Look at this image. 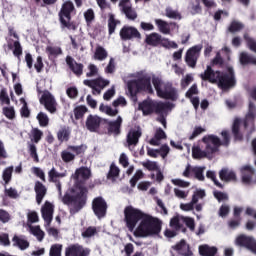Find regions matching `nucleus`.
<instances>
[{
	"mask_svg": "<svg viewBox=\"0 0 256 256\" xmlns=\"http://www.w3.org/2000/svg\"><path fill=\"white\" fill-rule=\"evenodd\" d=\"M163 222L150 214H144V218L139 223L138 227L134 231L135 237H155L161 233Z\"/></svg>",
	"mask_w": 256,
	"mask_h": 256,
	"instance_id": "nucleus-1",
	"label": "nucleus"
},
{
	"mask_svg": "<svg viewBox=\"0 0 256 256\" xmlns=\"http://www.w3.org/2000/svg\"><path fill=\"white\" fill-rule=\"evenodd\" d=\"M221 65H223V57H221L220 52H217L210 65L206 67L204 73L200 74V78L202 81H209L212 84L218 83V87L222 91H225V73L213 70V67H221Z\"/></svg>",
	"mask_w": 256,
	"mask_h": 256,
	"instance_id": "nucleus-2",
	"label": "nucleus"
},
{
	"mask_svg": "<svg viewBox=\"0 0 256 256\" xmlns=\"http://www.w3.org/2000/svg\"><path fill=\"white\" fill-rule=\"evenodd\" d=\"M79 192H77L74 195H70L66 193L63 198L62 202L64 205H71L73 203V208L70 209L71 215H75V213H79L85 205H87V195L89 193V190L85 186H79L78 187Z\"/></svg>",
	"mask_w": 256,
	"mask_h": 256,
	"instance_id": "nucleus-3",
	"label": "nucleus"
},
{
	"mask_svg": "<svg viewBox=\"0 0 256 256\" xmlns=\"http://www.w3.org/2000/svg\"><path fill=\"white\" fill-rule=\"evenodd\" d=\"M152 84L160 99H167L169 101H177L179 99V92L177 88L173 87V83L165 82L163 79L154 76L152 78Z\"/></svg>",
	"mask_w": 256,
	"mask_h": 256,
	"instance_id": "nucleus-4",
	"label": "nucleus"
},
{
	"mask_svg": "<svg viewBox=\"0 0 256 256\" xmlns=\"http://www.w3.org/2000/svg\"><path fill=\"white\" fill-rule=\"evenodd\" d=\"M127 89L130 97H137L138 93H148L153 95V86L151 85V76L144 75L136 80H129L127 82Z\"/></svg>",
	"mask_w": 256,
	"mask_h": 256,
	"instance_id": "nucleus-5",
	"label": "nucleus"
},
{
	"mask_svg": "<svg viewBox=\"0 0 256 256\" xmlns=\"http://www.w3.org/2000/svg\"><path fill=\"white\" fill-rule=\"evenodd\" d=\"M77 9H75V4L71 0H66L62 3L61 8L58 12V21L60 23L61 29H75V24H73V15H76Z\"/></svg>",
	"mask_w": 256,
	"mask_h": 256,
	"instance_id": "nucleus-6",
	"label": "nucleus"
},
{
	"mask_svg": "<svg viewBox=\"0 0 256 256\" xmlns=\"http://www.w3.org/2000/svg\"><path fill=\"white\" fill-rule=\"evenodd\" d=\"M173 107V104L169 102H155L151 99L143 100L138 104L139 111H142L143 115H153V113H163V111H169Z\"/></svg>",
	"mask_w": 256,
	"mask_h": 256,
	"instance_id": "nucleus-7",
	"label": "nucleus"
},
{
	"mask_svg": "<svg viewBox=\"0 0 256 256\" xmlns=\"http://www.w3.org/2000/svg\"><path fill=\"white\" fill-rule=\"evenodd\" d=\"M145 214L141 209L135 208L132 205L126 206L124 208V223L128 231H135L139 221L140 223L143 221Z\"/></svg>",
	"mask_w": 256,
	"mask_h": 256,
	"instance_id": "nucleus-8",
	"label": "nucleus"
},
{
	"mask_svg": "<svg viewBox=\"0 0 256 256\" xmlns=\"http://www.w3.org/2000/svg\"><path fill=\"white\" fill-rule=\"evenodd\" d=\"M202 143H204L205 149L212 157L219 151V147L222 145L221 138L213 134L204 136Z\"/></svg>",
	"mask_w": 256,
	"mask_h": 256,
	"instance_id": "nucleus-9",
	"label": "nucleus"
},
{
	"mask_svg": "<svg viewBox=\"0 0 256 256\" xmlns=\"http://www.w3.org/2000/svg\"><path fill=\"white\" fill-rule=\"evenodd\" d=\"M107 201L102 196H98L92 200V211L97 219H103L107 215Z\"/></svg>",
	"mask_w": 256,
	"mask_h": 256,
	"instance_id": "nucleus-10",
	"label": "nucleus"
},
{
	"mask_svg": "<svg viewBox=\"0 0 256 256\" xmlns=\"http://www.w3.org/2000/svg\"><path fill=\"white\" fill-rule=\"evenodd\" d=\"M203 49V45H195L187 50L185 56V62L187 63L188 67L195 69L197 67V61L201 55V50Z\"/></svg>",
	"mask_w": 256,
	"mask_h": 256,
	"instance_id": "nucleus-11",
	"label": "nucleus"
},
{
	"mask_svg": "<svg viewBox=\"0 0 256 256\" xmlns=\"http://www.w3.org/2000/svg\"><path fill=\"white\" fill-rule=\"evenodd\" d=\"M84 85L92 89L93 95H101V90L109 85V80L98 77L93 80H84Z\"/></svg>",
	"mask_w": 256,
	"mask_h": 256,
	"instance_id": "nucleus-12",
	"label": "nucleus"
},
{
	"mask_svg": "<svg viewBox=\"0 0 256 256\" xmlns=\"http://www.w3.org/2000/svg\"><path fill=\"white\" fill-rule=\"evenodd\" d=\"M39 101L41 105H44L46 111H49V113H57V101L51 92L45 91Z\"/></svg>",
	"mask_w": 256,
	"mask_h": 256,
	"instance_id": "nucleus-13",
	"label": "nucleus"
},
{
	"mask_svg": "<svg viewBox=\"0 0 256 256\" xmlns=\"http://www.w3.org/2000/svg\"><path fill=\"white\" fill-rule=\"evenodd\" d=\"M122 41H131L132 39H141V33L133 26H123L120 30Z\"/></svg>",
	"mask_w": 256,
	"mask_h": 256,
	"instance_id": "nucleus-14",
	"label": "nucleus"
},
{
	"mask_svg": "<svg viewBox=\"0 0 256 256\" xmlns=\"http://www.w3.org/2000/svg\"><path fill=\"white\" fill-rule=\"evenodd\" d=\"M101 117L93 114H89L86 118L85 127L90 133H98L101 129Z\"/></svg>",
	"mask_w": 256,
	"mask_h": 256,
	"instance_id": "nucleus-15",
	"label": "nucleus"
},
{
	"mask_svg": "<svg viewBox=\"0 0 256 256\" xmlns=\"http://www.w3.org/2000/svg\"><path fill=\"white\" fill-rule=\"evenodd\" d=\"M63 177H67V174L65 172H63V173L58 172L55 167H53L51 170L48 171V181H49V183H54L59 195H61V193H62L60 179H63Z\"/></svg>",
	"mask_w": 256,
	"mask_h": 256,
	"instance_id": "nucleus-16",
	"label": "nucleus"
},
{
	"mask_svg": "<svg viewBox=\"0 0 256 256\" xmlns=\"http://www.w3.org/2000/svg\"><path fill=\"white\" fill-rule=\"evenodd\" d=\"M91 250L79 244H72L65 249V256H89Z\"/></svg>",
	"mask_w": 256,
	"mask_h": 256,
	"instance_id": "nucleus-17",
	"label": "nucleus"
},
{
	"mask_svg": "<svg viewBox=\"0 0 256 256\" xmlns=\"http://www.w3.org/2000/svg\"><path fill=\"white\" fill-rule=\"evenodd\" d=\"M119 7H121L122 13H124L125 17L129 19V21H135L137 19V11L133 9V6L129 3V0H121L119 2Z\"/></svg>",
	"mask_w": 256,
	"mask_h": 256,
	"instance_id": "nucleus-18",
	"label": "nucleus"
},
{
	"mask_svg": "<svg viewBox=\"0 0 256 256\" xmlns=\"http://www.w3.org/2000/svg\"><path fill=\"white\" fill-rule=\"evenodd\" d=\"M236 245H240V247H246L252 253L256 255V241L252 237H248L245 235H240L236 238Z\"/></svg>",
	"mask_w": 256,
	"mask_h": 256,
	"instance_id": "nucleus-19",
	"label": "nucleus"
},
{
	"mask_svg": "<svg viewBox=\"0 0 256 256\" xmlns=\"http://www.w3.org/2000/svg\"><path fill=\"white\" fill-rule=\"evenodd\" d=\"M66 65L72 71L76 77H81L83 75V69H85V65L83 63H78L75 61V58L72 56H66Z\"/></svg>",
	"mask_w": 256,
	"mask_h": 256,
	"instance_id": "nucleus-20",
	"label": "nucleus"
},
{
	"mask_svg": "<svg viewBox=\"0 0 256 256\" xmlns=\"http://www.w3.org/2000/svg\"><path fill=\"white\" fill-rule=\"evenodd\" d=\"M237 85V79L235 78V71L233 70V66L226 65L225 70V90L233 89Z\"/></svg>",
	"mask_w": 256,
	"mask_h": 256,
	"instance_id": "nucleus-21",
	"label": "nucleus"
},
{
	"mask_svg": "<svg viewBox=\"0 0 256 256\" xmlns=\"http://www.w3.org/2000/svg\"><path fill=\"white\" fill-rule=\"evenodd\" d=\"M143 132L141 129H131L126 136V143L128 147H137L139 139H141Z\"/></svg>",
	"mask_w": 256,
	"mask_h": 256,
	"instance_id": "nucleus-22",
	"label": "nucleus"
},
{
	"mask_svg": "<svg viewBox=\"0 0 256 256\" xmlns=\"http://www.w3.org/2000/svg\"><path fill=\"white\" fill-rule=\"evenodd\" d=\"M42 211V217L48 225L51 224V221H53V213L55 211V207L51 202L46 201L41 209Z\"/></svg>",
	"mask_w": 256,
	"mask_h": 256,
	"instance_id": "nucleus-23",
	"label": "nucleus"
},
{
	"mask_svg": "<svg viewBox=\"0 0 256 256\" xmlns=\"http://www.w3.org/2000/svg\"><path fill=\"white\" fill-rule=\"evenodd\" d=\"M122 123H123V118H121V116H118L115 121L107 122L108 135H114L115 137H117V135H121V124Z\"/></svg>",
	"mask_w": 256,
	"mask_h": 256,
	"instance_id": "nucleus-24",
	"label": "nucleus"
},
{
	"mask_svg": "<svg viewBox=\"0 0 256 256\" xmlns=\"http://www.w3.org/2000/svg\"><path fill=\"white\" fill-rule=\"evenodd\" d=\"M34 191L36 193V202L38 205H41L43 199H45V195H47V186L41 183V181H36Z\"/></svg>",
	"mask_w": 256,
	"mask_h": 256,
	"instance_id": "nucleus-25",
	"label": "nucleus"
},
{
	"mask_svg": "<svg viewBox=\"0 0 256 256\" xmlns=\"http://www.w3.org/2000/svg\"><path fill=\"white\" fill-rule=\"evenodd\" d=\"M256 117V108H255V105H253V103H250L249 104V111L246 115V118L244 120V124H243V127L244 129H247L248 127H250L251 130L254 129V124H253V121Z\"/></svg>",
	"mask_w": 256,
	"mask_h": 256,
	"instance_id": "nucleus-26",
	"label": "nucleus"
},
{
	"mask_svg": "<svg viewBox=\"0 0 256 256\" xmlns=\"http://www.w3.org/2000/svg\"><path fill=\"white\" fill-rule=\"evenodd\" d=\"M172 249L174 251H177L179 255L182 256H192L193 252H191V248L189 247V244H187V241L181 240L176 245L172 246Z\"/></svg>",
	"mask_w": 256,
	"mask_h": 256,
	"instance_id": "nucleus-27",
	"label": "nucleus"
},
{
	"mask_svg": "<svg viewBox=\"0 0 256 256\" xmlns=\"http://www.w3.org/2000/svg\"><path fill=\"white\" fill-rule=\"evenodd\" d=\"M192 157L193 159H213V156L207 151V148L202 150L200 146L192 147Z\"/></svg>",
	"mask_w": 256,
	"mask_h": 256,
	"instance_id": "nucleus-28",
	"label": "nucleus"
},
{
	"mask_svg": "<svg viewBox=\"0 0 256 256\" xmlns=\"http://www.w3.org/2000/svg\"><path fill=\"white\" fill-rule=\"evenodd\" d=\"M155 24L157 25L160 33H163V35H169V33H171V28L169 27V25H173L174 27H177V23L175 22L168 23L167 21L162 19H156Z\"/></svg>",
	"mask_w": 256,
	"mask_h": 256,
	"instance_id": "nucleus-29",
	"label": "nucleus"
},
{
	"mask_svg": "<svg viewBox=\"0 0 256 256\" xmlns=\"http://www.w3.org/2000/svg\"><path fill=\"white\" fill-rule=\"evenodd\" d=\"M199 255L201 256H216L217 247L209 246L208 244H202L198 247Z\"/></svg>",
	"mask_w": 256,
	"mask_h": 256,
	"instance_id": "nucleus-30",
	"label": "nucleus"
},
{
	"mask_svg": "<svg viewBox=\"0 0 256 256\" xmlns=\"http://www.w3.org/2000/svg\"><path fill=\"white\" fill-rule=\"evenodd\" d=\"M163 139H167V134L161 128H158L154 137L149 141V143L154 147H159V145H161L160 141Z\"/></svg>",
	"mask_w": 256,
	"mask_h": 256,
	"instance_id": "nucleus-31",
	"label": "nucleus"
},
{
	"mask_svg": "<svg viewBox=\"0 0 256 256\" xmlns=\"http://www.w3.org/2000/svg\"><path fill=\"white\" fill-rule=\"evenodd\" d=\"M161 41V35L157 32H153L146 36L145 44L150 45V47H159Z\"/></svg>",
	"mask_w": 256,
	"mask_h": 256,
	"instance_id": "nucleus-32",
	"label": "nucleus"
},
{
	"mask_svg": "<svg viewBox=\"0 0 256 256\" xmlns=\"http://www.w3.org/2000/svg\"><path fill=\"white\" fill-rule=\"evenodd\" d=\"M89 177H91V170H89L87 167L78 168L74 174V179H76V181H79V179L87 181Z\"/></svg>",
	"mask_w": 256,
	"mask_h": 256,
	"instance_id": "nucleus-33",
	"label": "nucleus"
},
{
	"mask_svg": "<svg viewBox=\"0 0 256 256\" xmlns=\"http://www.w3.org/2000/svg\"><path fill=\"white\" fill-rule=\"evenodd\" d=\"M121 25V20L115 19V14H108V33L113 35L117 26Z\"/></svg>",
	"mask_w": 256,
	"mask_h": 256,
	"instance_id": "nucleus-34",
	"label": "nucleus"
},
{
	"mask_svg": "<svg viewBox=\"0 0 256 256\" xmlns=\"http://www.w3.org/2000/svg\"><path fill=\"white\" fill-rule=\"evenodd\" d=\"M13 247H19L21 251H25V249H28L29 247V241L20 238L17 235H14L12 238Z\"/></svg>",
	"mask_w": 256,
	"mask_h": 256,
	"instance_id": "nucleus-35",
	"label": "nucleus"
},
{
	"mask_svg": "<svg viewBox=\"0 0 256 256\" xmlns=\"http://www.w3.org/2000/svg\"><path fill=\"white\" fill-rule=\"evenodd\" d=\"M8 48L13 49L14 57H17V59H21V55H23V47L21 46V42H19V40L14 41L13 44H8Z\"/></svg>",
	"mask_w": 256,
	"mask_h": 256,
	"instance_id": "nucleus-36",
	"label": "nucleus"
},
{
	"mask_svg": "<svg viewBox=\"0 0 256 256\" xmlns=\"http://www.w3.org/2000/svg\"><path fill=\"white\" fill-rule=\"evenodd\" d=\"M89 109L85 105H80L74 108L73 113L76 121H79V119H83L85 117V113H87Z\"/></svg>",
	"mask_w": 256,
	"mask_h": 256,
	"instance_id": "nucleus-37",
	"label": "nucleus"
},
{
	"mask_svg": "<svg viewBox=\"0 0 256 256\" xmlns=\"http://www.w3.org/2000/svg\"><path fill=\"white\" fill-rule=\"evenodd\" d=\"M240 63L242 65H249V63L251 65H256V58L254 56H251L245 52H242L240 54Z\"/></svg>",
	"mask_w": 256,
	"mask_h": 256,
	"instance_id": "nucleus-38",
	"label": "nucleus"
},
{
	"mask_svg": "<svg viewBox=\"0 0 256 256\" xmlns=\"http://www.w3.org/2000/svg\"><path fill=\"white\" fill-rule=\"evenodd\" d=\"M239 129H241V119L236 118L233 122L232 131L235 135V139L241 140L243 139V135Z\"/></svg>",
	"mask_w": 256,
	"mask_h": 256,
	"instance_id": "nucleus-39",
	"label": "nucleus"
},
{
	"mask_svg": "<svg viewBox=\"0 0 256 256\" xmlns=\"http://www.w3.org/2000/svg\"><path fill=\"white\" fill-rule=\"evenodd\" d=\"M107 55V50H105L103 46H98L94 53V59H97V61H105Z\"/></svg>",
	"mask_w": 256,
	"mask_h": 256,
	"instance_id": "nucleus-40",
	"label": "nucleus"
},
{
	"mask_svg": "<svg viewBox=\"0 0 256 256\" xmlns=\"http://www.w3.org/2000/svg\"><path fill=\"white\" fill-rule=\"evenodd\" d=\"M68 151H72L76 155H85V152L87 151V145L82 144L79 146H68Z\"/></svg>",
	"mask_w": 256,
	"mask_h": 256,
	"instance_id": "nucleus-41",
	"label": "nucleus"
},
{
	"mask_svg": "<svg viewBox=\"0 0 256 256\" xmlns=\"http://www.w3.org/2000/svg\"><path fill=\"white\" fill-rule=\"evenodd\" d=\"M36 119L39 122L40 127H47L49 125V116H47L45 112L38 113Z\"/></svg>",
	"mask_w": 256,
	"mask_h": 256,
	"instance_id": "nucleus-42",
	"label": "nucleus"
},
{
	"mask_svg": "<svg viewBox=\"0 0 256 256\" xmlns=\"http://www.w3.org/2000/svg\"><path fill=\"white\" fill-rule=\"evenodd\" d=\"M165 15L168 17V19H178V21H181V19H183L179 11L172 10L170 7L165 9Z\"/></svg>",
	"mask_w": 256,
	"mask_h": 256,
	"instance_id": "nucleus-43",
	"label": "nucleus"
},
{
	"mask_svg": "<svg viewBox=\"0 0 256 256\" xmlns=\"http://www.w3.org/2000/svg\"><path fill=\"white\" fill-rule=\"evenodd\" d=\"M46 52L48 53L50 58L59 57V55H63V50H61V47L48 46L46 48Z\"/></svg>",
	"mask_w": 256,
	"mask_h": 256,
	"instance_id": "nucleus-44",
	"label": "nucleus"
},
{
	"mask_svg": "<svg viewBox=\"0 0 256 256\" xmlns=\"http://www.w3.org/2000/svg\"><path fill=\"white\" fill-rule=\"evenodd\" d=\"M69 135H71V132L67 128H62L58 131L57 137L58 141L63 143V141H69Z\"/></svg>",
	"mask_w": 256,
	"mask_h": 256,
	"instance_id": "nucleus-45",
	"label": "nucleus"
},
{
	"mask_svg": "<svg viewBox=\"0 0 256 256\" xmlns=\"http://www.w3.org/2000/svg\"><path fill=\"white\" fill-rule=\"evenodd\" d=\"M119 173H121V170H119V167H117L114 163H112L110 165V169L107 174V179H115L119 177Z\"/></svg>",
	"mask_w": 256,
	"mask_h": 256,
	"instance_id": "nucleus-46",
	"label": "nucleus"
},
{
	"mask_svg": "<svg viewBox=\"0 0 256 256\" xmlns=\"http://www.w3.org/2000/svg\"><path fill=\"white\" fill-rule=\"evenodd\" d=\"M11 177H13V166H10L3 171L2 179L5 185H8V183L11 182Z\"/></svg>",
	"mask_w": 256,
	"mask_h": 256,
	"instance_id": "nucleus-47",
	"label": "nucleus"
},
{
	"mask_svg": "<svg viewBox=\"0 0 256 256\" xmlns=\"http://www.w3.org/2000/svg\"><path fill=\"white\" fill-rule=\"evenodd\" d=\"M31 233L34 237H37L38 241H43L45 239V232L41 230L40 226L31 227Z\"/></svg>",
	"mask_w": 256,
	"mask_h": 256,
	"instance_id": "nucleus-48",
	"label": "nucleus"
},
{
	"mask_svg": "<svg viewBox=\"0 0 256 256\" xmlns=\"http://www.w3.org/2000/svg\"><path fill=\"white\" fill-rule=\"evenodd\" d=\"M2 113L10 121H13V119H15V108L13 106L4 107L2 109Z\"/></svg>",
	"mask_w": 256,
	"mask_h": 256,
	"instance_id": "nucleus-49",
	"label": "nucleus"
},
{
	"mask_svg": "<svg viewBox=\"0 0 256 256\" xmlns=\"http://www.w3.org/2000/svg\"><path fill=\"white\" fill-rule=\"evenodd\" d=\"M61 159L64 163H71V161H75V154L64 150L61 152Z\"/></svg>",
	"mask_w": 256,
	"mask_h": 256,
	"instance_id": "nucleus-50",
	"label": "nucleus"
},
{
	"mask_svg": "<svg viewBox=\"0 0 256 256\" xmlns=\"http://www.w3.org/2000/svg\"><path fill=\"white\" fill-rule=\"evenodd\" d=\"M84 18L87 25H90V23H93V21H95V11H93V8H89L87 11L84 12Z\"/></svg>",
	"mask_w": 256,
	"mask_h": 256,
	"instance_id": "nucleus-51",
	"label": "nucleus"
},
{
	"mask_svg": "<svg viewBox=\"0 0 256 256\" xmlns=\"http://www.w3.org/2000/svg\"><path fill=\"white\" fill-rule=\"evenodd\" d=\"M170 227H173V229H176V231H181V229H183V224H181L179 216H174L171 218Z\"/></svg>",
	"mask_w": 256,
	"mask_h": 256,
	"instance_id": "nucleus-52",
	"label": "nucleus"
},
{
	"mask_svg": "<svg viewBox=\"0 0 256 256\" xmlns=\"http://www.w3.org/2000/svg\"><path fill=\"white\" fill-rule=\"evenodd\" d=\"M204 171L205 167H195L192 169V172L198 181H205V176L203 175Z\"/></svg>",
	"mask_w": 256,
	"mask_h": 256,
	"instance_id": "nucleus-53",
	"label": "nucleus"
},
{
	"mask_svg": "<svg viewBox=\"0 0 256 256\" xmlns=\"http://www.w3.org/2000/svg\"><path fill=\"white\" fill-rule=\"evenodd\" d=\"M144 175L143 170H137L134 176L130 179L131 187H135L137 185V181H139V179H143Z\"/></svg>",
	"mask_w": 256,
	"mask_h": 256,
	"instance_id": "nucleus-54",
	"label": "nucleus"
},
{
	"mask_svg": "<svg viewBox=\"0 0 256 256\" xmlns=\"http://www.w3.org/2000/svg\"><path fill=\"white\" fill-rule=\"evenodd\" d=\"M97 235V228L95 226H89L84 232H82V237L84 239H89V237H93Z\"/></svg>",
	"mask_w": 256,
	"mask_h": 256,
	"instance_id": "nucleus-55",
	"label": "nucleus"
},
{
	"mask_svg": "<svg viewBox=\"0 0 256 256\" xmlns=\"http://www.w3.org/2000/svg\"><path fill=\"white\" fill-rule=\"evenodd\" d=\"M29 155L35 163H39V154H37V146L35 144L29 145Z\"/></svg>",
	"mask_w": 256,
	"mask_h": 256,
	"instance_id": "nucleus-56",
	"label": "nucleus"
},
{
	"mask_svg": "<svg viewBox=\"0 0 256 256\" xmlns=\"http://www.w3.org/2000/svg\"><path fill=\"white\" fill-rule=\"evenodd\" d=\"M142 165L148 171H159V165H157V162H153L151 160H148L146 162H143Z\"/></svg>",
	"mask_w": 256,
	"mask_h": 256,
	"instance_id": "nucleus-57",
	"label": "nucleus"
},
{
	"mask_svg": "<svg viewBox=\"0 0 256 256\" xmlns=\"http://www.w3.org/2000/svg\"><path fill=\"white\" fill-rule=\"evenodd\" d=\"M0 101H1V103H5L6 105H11V99L9 98V94H7V88L1 89Z\"/></svg>",
	"mask_w": 256,
	"mask_h": 256,
	"instance_id": "nucleus-58",
	"label": "nucleus"
},
{
	"mask_svg": "<svg viewBox=\"0 0 256 256\" xmlns=\"http://www.w3.org/2000/svg\"><path fill=\"white\" fill-rule=\"evenodd\" d=\"M61 251H63V245L54 244L50 248V256H61Z\"/></svg>",
	"mask_w": 256,
	"mask_h": 256,
	"instance_id": "nucleus-59",
	"label": "nucleus"
},
{
	"mask_svg": "<svg viewBox=\"0 0 256 256\" xmlns=\"http://www.w3.org/2000/svg\"><path fill=\"white\" fill-rule=\"evenodd\" d=\"M241 29H243V24L239 21H233L230 24L228 31H230V33H237V31H241Z\"/></svg>",
	"mask_w": 256,
	"mask_h": 256,
	"instance_id": "nucleus-60",
	"label": "nucleus"
},
{
	"mask_svg": "<svg viewBox=\"0 0 256 256\" xmlns=\"http://www.w3.org/2000/svg\"><path fill=\"white\" fill-rule=\"evenodd\" d=\"M193 95H199V88L197 87V84H193L185 93L186 99H191Z\"/></svg>",
	"mask_w": 256,
	"mask_h": 256,
	"instance_id": "nucleus-61",
	"label": "nucleus"
},
{
	"mask_svg": "<svg viewBox=\"0 0 256 256\" xmlns=\"http://www.w3.org/2000/svg\"><path fill=\"white\" fill-rule=\"evenodd\" d=\"M32 137L34 143H39V141H41V139L43 138V131H41L39 128H34L32 130Z\"/></svg>",
	"mask_w": 256,
	"mask_h": 256,
	"instance_id": "nucleus-62",
	"label": "nucleus"
},
{
	"mask_svg": "<svg viewBox=\"0 0 256 256\" xmlns=\"http://www.w3.org/2000/svg\"><path fill=\"white\" fill-rule=\"evenodd\" d=\"M182 221L190 231H195V219L191 217H182Z\"/></svg>",
	"mask_w": 256,
	"mask_h": 256,
	"instance_id": "nucleus-63",
	"label": "nucleus"
},
{
	"mask_svg": "<svg viewBox=\"0 0 256 256\" xmlns=\"http://www.w3.org/2000/svg\"><path fill=\"white\" fill-rule=\"evenodd\" d=\"M66 94L69 97V99H77V96L79 95V90L77 89V87L72 86L67 88Z\"/></svg>",
	"mask_w": 256,
	"mask_h": 256,
	"instance_id": "nucleus-64",
	"label": "nucleus"
}]
</instances>
